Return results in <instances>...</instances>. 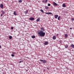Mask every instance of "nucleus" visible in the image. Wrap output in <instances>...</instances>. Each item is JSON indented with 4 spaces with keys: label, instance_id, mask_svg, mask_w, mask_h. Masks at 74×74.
Segmentation results:
<instances>
[{
    "label": "nucleus",
    "instance_id": "obj_20",
    "mask_svg": "<svg viewBox=\"0 0 74 74\" xmlns=\"http://www.w3.org/2000/svg\"><path fill=\"white\" fill-rule=\"evenodd\" d=\"M58 20L59 21H60V16H59L58 17Z\"/></svg>",
    "mask_w": 74,
    "mask_h": 74
},
{
    "label": "nucleus",
    "instance_id": "obj_29",
    "mask_svg": "<svg viewBox=\"0 0 74 74\" xmlns=\"http://www.w3.org/2000/svg\"><path fill=\"white\" fill-rule=\"evenodd\" d=\"M11 56H12V57H14V54H12L11 55Z\"/></svg>",
    "mask_w": 74,
    "mask_h": 74
},
{
    "label": "nucleus",
    "instance_id": "obj_36",
    "mask_svg": "<svg viewBox=\"0 0 74 74\" xmlns=\"http://www.w3.org/2000/svg\"><path fill=\"white\" fill-rule=\"evenodd\" d=\"M47 70H49V68H47Z\"/></svg>",
    "mask_w": 74,
    "mask_h": 74
},
{
    "label": "nucleus",
    "instance_id": "obj_6",
    "mask_svg": "<svg viewBox=\"0 0 74 74\" xmlns=\"http://www.w3.org/2000/svg\"><path fill=\"white\" fill-rule=\"evenodd\" d=\"M0 7L1 8H3V4H1L0 5Z\"/></svg>",
    "mask_w": 74,
    "mask_h": 74
},
{
    "label": "nucleus",
    "instance_id": "obj_14",
    "mask_svg": "<svg viewBox=\"0 0 74 74\" xmlns=\"http://www.w3.org/2000/svg\"><path fill=\"white\" fill-rule=\"evenodd\" d=\"M62 7H66V4H64V3L63 5H62Z\"/></svg>",
    "mask_w": 74,
    "mask_h": 74
},
{
    "label": "nucleus",
    "instance_id": "obj_11",
    "mask_svg": "<svg viewBox=\"0 0 74 74\" xmlns=\"http://www.w3.org/2000/svg\"><path fill=\"white\" fill-rule=\"evenodd\" d=\"M47 61H46V60H43V63H47Z\"/></svg>",
    "mask_w": 74,
    "mask_h": 74
},
{
    "label": "nucleus",
    "instance_id": "obj_39",
    "mask_svg": "<svg viewBox=\"0 0 74 74\" xmlns=\"http://www.w3.org/2000/svg\"><path fill=\"white\" fill-rule=\"evenodd\" d=\"M42 3H44V1H42Z\"/></svg>",
    "mask_w": 74,
    "mask_h": 74
},
{
    "label": "nucleus",
    "instance_id": "obj_28",
    "mask_svg": "<svg viewBox=\"0 0 74 74\" xmlns=\"http://www.w3.org/2000/svg\"><path fill=\"white\" fill-rule=\"evenodd\" d=\"M48 6H51V4L50 3H49L48 4Z\"/></svg>",
    "mask_w": 74,
    "mask_h": 74
},
{
    "label": "nucleus",
    "instance_id": "obj_24",
    "mask_svg": "<svg viewBox=\"0 0 74 74\" xmlns=\"http://www.w3.org/2000/svg\"><path fill=\"white\" fill-rule=\"evenodd\" d=\"M18 2H19V3H22V0H20L18 1Z\"/></svg>",
    "mask_w": 74,
    "mask_h": 74
},
{
    "label": "nucleus",
    "instance_id": "obj_16",
    "mask_svg": "<svg viewBox=\"0 0 74 74\" xmlns=\"http://www.w3.org/2000/svg\"><path fill=\"white\" fill-rule=\"evenodd\" d=\"M69 46H68V45H65V48H67Z\"/></svg>",
    "mask_w": 74,
    "mask_h": 74
},
{
    "label": "nucleus",
    "instance_id": "obj_19",
    "mask_svg": "<svg viewBox=\"0 0 74 74\" xmlns=\"http://www.w3.org/2000/svg\"><path fill=\"white\" fill-rule=\"evenodd\" d=\"M13 14L14 15H15L16 16V13L15 12H14Z\"/></svg>",
    "mask_w": 74,
    "mask_h": 74
},
{
    "label": "nucleus",
    "instance_id": "obj_25",
    "mask_svg": "<svg viewBox=\"0 0 74 74\" xmlns=\"http://www.w3.org/2000/svg\"><path fill=\"white\" fill-rule=\"evenodd\" d=\"M12 53L13 55H15L16 54V53L15 52H12Z\"/></svg>",
    "mask_w": 74,
    "mask_h": 74
},
{
    "label": "nucleus",
    "instance_id": "obj_4",
    "mask_svg": "<svg viewBox=\"0 0 74 74\" xmlns=\"http://www.w3.org/2000/svg\"><path fill=\"white\" fill-rule=\"evenodd\" d=\"M34 18L33 17H31L29 18V19L30 21H34Z\"/></svg>",
    "mask_w": 74,
    "mask_h": 74
},
{
    "label": "nucleus",
    "instance_id": "obj_33",
    "mask_svg": "<svg viewBox=\"0 0 74 74\" xmlns=\"http://www.w3.org/2000/svg\"><path fill=\"white\" fill-rule=\"evenodd\" d=\"M3 15H4V14H1V16H3Z\"/></svg>",
    "mask_w": 74,
    "mask_h": 74
},
{
    "label": "nucleus",
    "instance_id": "obj_15",
    "mask_svg": "<svg viewBox=\"0 0 74 74\" xmlns=\"http://www.w3.org/2000/svg\"><path fill=\"white\" fill-rule=\"evenodd\" d=\"M48 8H49L47 6H45V8L46 9V10H48Z\"/></svg>",
    "mask_w": 74,
    "mask_h": 74
},
{
    "label": "nucleus",
    "instance_id": "obj_21",
    "mask_svg": "<svg viewBox=\"0 0 74 74\" xmlns=\"http://www.w3.org/2000/svg\"><path fill=\"white\" fill-rule=\"evenodd\" d=\"M9 38L10 39V40H11V39H12V36H9Z\"/></svg>",
    "mask_w": 74,
    "mask_h": 74
},
{
    "label": "nucleus",
    "instance_id": "obj_30",
    "mask_svg": "<svg viewBox=\"0 0 74 74\" xmlns=\"http://www.w3.org/2000/svg\"><path fill=\"white\" fill-rule=\"evenodd\" d=\"M13 29H14V28L13 27H11V29H12V30H13Z\"/></svg>",
    "mask_w": 74,
    "mask_h": 74
},
{
    "label": "nucleus",
    "instance_id": "obj_31",
    "mask_svg": "<svg viewBox=\"0 0 74 74\" xmlns=\"http://www.w3.org/2000/svg\"><path fill=\"white\" fill-rule=\"evenodd\" d=\"M40 60V62H43V60Z\"/></svg>",
    "mask_w": 74,
    "mask_h": 74
},
{
    "label": "nucleus",
    "instance_id": "obj_13",
    "mask_svg": "<svg viewBox=\"0 0 74 74\" xmlns=\"http://www.w3.org/2000/svg\"><path fill=\"white\" fill-rule=\"evenodd\" d=\"M40 30H42V32H44V28H41Z\"/></svg>",
    "mask_w": 74,
    "mask_h": 74
},
{
    "label": "nucleus",
    "instance_id": "obj_32",
    "mask_svg": "<svg viewBox=\"0 0 74 74\" xmlns=\"http://www.w3.org/2000/svg\"><path fill=\"white\" fill-rule=\"evenodd\" d=\"M58 36H59V34H57V35H56V37H58Z\"/></svg>",
    "mask_w": 74,
    "mask_h": 74
},
{
    "label": "nucleus",
    "instance_id": "obj_27",
    "mask_svg": "<svg viewBox=\"0 0 74 74\" xmlns=\"http://www.w3.org/2000/svg\"><path fill=\"white\" fill-rule=\"evenodd\" d=\"M71 21H74V18H72V19L71 20Z\"/></svg>",
    "mask_w": 74,
    "mask_h": 74
},
{
    "label": "nucleus",
    "instance_id": "obj_9",
    "mask_svg": "<svg viewBox=\"0 0 74 74\" xmlns=\"http://www.w3.org/2000/svg\"><path fill=\"white\" fill-rule=\"evenodd\" d=\"M70 47H72L73 48H74V45L73 44H72L71 45H70Z\"/></svg>",
    "mask_w": 74,
    "mask_h": 74
},
{
    "label": "nucleus",
    "instance_id": "obj_10",
    "mask_svg": "<svg viewBox=\"0 0 74 74\" xmlns=\"http://www.w3.org/2000/svg\"><path fill=\"white\" fill-rule=\"evenodd\" d=\"M28 12H29L28 10H26V11L25 12V14H27V13H28Z\"/></svg>",
    "mask_w": 74,
    "mask_h": 74
},
{
    "label": "nucleus",
    "instance_id": "obj_12",
    "mask_svg": "<svg viewBox=\"0 0 74 74\" xmlns=\"http://www.w3.org/2000/svg\"><path fill=\"white\" fill-rule=\"evenodd\" d=\"M40 18H38V19L36 20V21L37 22H39L40 21Z\"/></svg>",
    "mask_w": 74,
    "mask_h": 74
},
{
    "label": "nucleus",
    "instance_id": "obj_37",
    "mask_svg": "<svg viewBox=\"0 0 74 74\" xmlns=\"http://www.w3.org/2000/svg\"><path fill=\"white\" fill-rule=\"evenodd\" d=\"M70 29H72V28L71 27V28H70Z\"/></svg>",
    "mask_w": 74,
    "mask_h": 74
},
{
    "label": "nucleus",
    "instance_id": "obj_35",
    "mask_svg": "<svg viewBox=\"0 0 74 74\" xmlns=\"http://www.w3.org/2000/svg\"><path fill=\"white\" fill-rule=\"evenodd\" d=\"M0 48H1V46L0 45Z\"/></svg>",
    "mask_w": 74,
    "mask_h": 74
},
{
    "label": "nucleus",
    "instance_id": "obj_7",
    "mask_svg": "<svg viewBox=\"0 0 74 74\" xmlns=\"http://www.w3.org/2000/svg\"><path fill=\"white\" fill-rule=\"evenodd\" d=\"M52 38L53 40H56V36H53L52 37Z\"/></svg>",
    "mask_w": 74,
    "mask_h": 74
},
{
    "label": "nucleus",
    "instance_id": "obj_2",
    "mask_svg": "<svg viewBox=\"0 0 74 74\" xmlns=\"http://www.w3.org/2000/svg\"><path fill=\"white\" fill-rule=\"evenodd\" d=\"M45 14H51L52 15L51 16H53V14L51 12H45Z\"/></svg>",
    "mask_w": 74,
    "mask_h": 74
},
{
    "label": "nucleus",
    "instance_id": "obj_1",
    "mask_svg": "<svg viewBox=\"0 0 74 74\" xmlns=\"http://www.w3.org/2000/svg\"><path fill=\"white\" fill-rule=\"evenodd\" d=\"M38 34H39L40 36V37H44L45 35V33L44 32L42 31H40L38 32Z\"/></svg>",
    "mask_w": 74,
    "mask_h": 74
},
{
    "label": "nucleus",
    "instance_id": "obj_34",
    "mask_svg": "<svg viewBox=\"0 0 74 74\" xmlns=\"http://www.w3.org/2000/svg\"><path fill=\"white\" fill-rule=\"evenodd\" d=\"M47 1H48V0H46L45 1L46 3H47Z\"/></svg>",
    "mask_w": 74,
    "mask_h": 74
},
{
    "label": "nucleus",
    "instance_id": "obj_38",
    "mask_svg": "<svg viewBox=\"0 0 74 74\" xmlns=\"http://www.w3.org/2000/svg\"><path fill=\"white\" fill-rule=\"evenodd\" d=\"M28 71V70H26V71Z\"/></svg>",
    "mask_w": 74,
    "mask_h": 74
},
{
    "label": "nucleus",
    "instance_id": "obj_22",
    "mask_svg": "<svg viewBox=\"0 0 74 74\" xmlns=\"http://www.w3.org/2000/svg\"><path fill=\"white\" fill-rule=\"evenodd\" d=\"M40 11L41 12H43V13H44V11L43 10L41 9L40 10Z\"/></svg>",
    "mask_w": 74,
    "mask_h": 74
},
{
    "label": "nucleus",
    "instance_id": "obj_18",
    "mask_svg": "<svg viewBox=\"0 0 74 74\" xmlns=\"http://www.w3.org/2000/svg\"><path fill=\"white\" fill-rule=\"evenodd\" d=\"M67 36H68L67 34H65V35L64 37L65 38H67Z\"/></svg>",
    "mask_w": 74,
    "mask_h": 74
},
{
    "label": "nucleus",
    "instance_id": "obj_23",
    "mask_svg": "<svg viewBox=\"0 0 74 74\" xmlns=\"http://www.w3.org/2000/svg\"><path fill=\"white\" fill-rule=\"evenodd\" d=\"M32 38H36V36H32Z\"/></svg>",
    "mask_w": 74,
    "mask_h": 74
},
{
    "label": "nucleus",
    "instance_id": "obj_26",
    "mask_svg": "<svg viewBox=\"0 0 74 74\" xmlns=\"http://www.w3.org/2000/svg\"><path fill=\"white\" fill-rule=\"evenodd\" d=\"M23 62V61H19L18 62V63H22V62Z\"/></svg>",
    "mask_w": 74,
    "mask_h": 74
},
{
    "label": "nucleus",
    "instance_id": "obj_17",
    "mask_svg": "<svg viewBox=\"0 0 74 74\" xmlns=\"http://www.w3.org/2000/svg\"><path fill=\"white\" fill-rule=\"evenodd\" d=\"M1 12L2 13V14H3L4 15V11H3V10H2Z\"/></svg>",
    "mask_w": 74,
    "mask_h": 74
},
{
    "label": "nucleus",
    "instance_id": "obj_8",
    "mask_svg": "<svg viewBox=\"0 0 74 74\" xmlns=\"http://www.w3.org/2000/svg\"><path fill=\"white\" fill-rule=\"evenodd\" d=\"M53 5H56V6H57V5H58V4H57V3H56L54 2H53Z\"/></svg>",
    "mask_w": 74,
    "mask_h": 74
},
{
    "label": "nucleus",
    "instance_id": "obj_5",
    "mask_svg": "<svg viewBox=\"0 0 74 74\" xmlns=\"http://www.w3.org/2000/svg\"><path fill=\"white\" fill-rule=\"evenodd\" d=\"M54 18L55 19H57L58 17V15H57V14H56L55 15H54Z\"/></svg>",
    "mask_w": 74,
    "mask_h": 74
},
{
    "label": "nucleus",
    "instance_id": "obj_3",
    "mask_svg": "<svg viewBox=\"0 0 74 74\" xmlns=\"http://www.w3.org/2000/svg\"><path fill=\"white\" fill-rule=\"evenodd\" d=\"M44 44L45 45H48V44H49V42H48V41H46L45 42Z\"/></svg>",
    "mask_w": 74,
    "mask_h": 74
}]
</instances>
